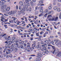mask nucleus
Instances as JSON below:
<instances>
[{
	"label": "nucleus",
	"mask_w": 61,
	"mask_h": 61,
	"mask_svg": "<svg viewBox=\"0 0 61 61\" xmlns=\"http://www.w3.org/2000/svg\"><path fill=\"white\" fill-rule=\"evenodd\" d=\"M52 47L53 48V49L51 51V52L52 54H54V53L55 52V53L56 54H57V53L59 52V50L57 49L56 51V49L55 48V46H52Z\"/></svg>",
	"instance_id": "nucleus-1"
},
{
	"label": "nucleus",
	"mask_w": 61,
	"mask_h": 61,
	"mask_svg": "<svg viewBox=\"0 0 61 61\" xmlns=\"http://www.w3.org/2000/svg\"><path fill=\"white\" fill-rule=\"evenodd\" d=\"M55 18V16H54L53 18V17L51 16V15H49L47 17V19H48L49 21H50V20L53 21V20H54Z\"/></svg>",
	"instance_id": "nucleus-2"
},
{
	"label": "nucleus",
	"mask_w": 61,
	"mask_h": 61,
	"mask_svg": "<svg viewBox=\"0 0 61 61\" xmlns=\"http://www.w3.org/2000/svg\"><path fill=\"white\" fill-rule=\"evenodd\" d=\"M15 37H13L12 38V41H9V42L8 43V44L9 45H10V43H12L13 42H14L15 41Z\"/></svg>",
	"instance_id": "nucleus-3"
},
{
	"label": "nucleus",
	"mask_w": 61,
	"mask_h": 61,
	"mask_svg": "<svg viewBox=\"0 0 61 61\" xmlns=\"http://www.w3.org/2000/svg\"><path fill=\"white\" fill-rule=\"evenodd\" d=\"M16 11H10L8 13L9 15H14V14H16Z\"/></svg>",
	"instance_id": "nucleus-4"
},
{
	"label": "nucleus",
	"mask_w": 61,
	"mask_h": 61,
	"mask_svg": "<svg viewBox=\"0 0 61 61\" xmlns=\"http://www.w3.org/2000/svg\"><path fill=\"white\" fill-rule=\"evenodd\" d=\"M24 7L25 8H26V10L27 11H31V7H30L29 8V9H27V7H28V5H25V6L23 5Z\"/></svg>",
	"instance_id": "nucleus-5"
},
{
	"label": "nucleus",
	"mask_w": 61,
	"mask_h": 61,
	"mask_svg": "<svg viewBox=\"0 0 61 61\" xmlns=\"http://www.w3.org/2000/svg\"><path fill=\"white\" fill-rule=\"evenodd\" d=\"M6 1L5 0H2L0 1V5H3L4 4V3H6Z\"/></svg>",
	"instance_id": "nucleus-6"
},
{
	"label": "nucleus",
	"mask_w": 61,
	"mask_h": 61,
	"mask_svg": "<svg viewBox=\"0 0 61 61\" xmlns=\"http://www.w3.org/2000/svg\"><path fill=\"white\" fill-rule=\"evenodd\" d=\"M35 46L36 44H33L32 45V47L31 48V51H32V50L34 49V47H35Z\"/></svg>",
	"instance_id": "nucleus-7"
},
{
	"label": "nucleus",
	"mask_w": 61,
	"mask_h": 61,
	"mask_svg": "<svg viewBox=\"0 0 61 61\" xmlns=\"http://www.w3.org/2000/svg\"><path fill=\"white\" fill-rule=\"evenodd\" d=\"M38 56H36L37 57L39 58V57H40L41 56H42V55L41 54L38 53L37 54Z\"/></svg>",
	"instance_id": "nucleus-8"
},
{
	"label": "nucleus",
	"mask_w": 61,
	"mask_h": 61,
	"mask_svg": "<svg viewBox=\"0 0 61 61\" xmlns=\"http://www.w3.org/2000/svg\"><path fill=\"white\" fill-rule=\"evenodd\" d=\"M21 14H22L23 15H25V12H24V11L23 10V9H21Z\"/></svg>",
	"instance_id": "nucleus-9"
},
{
	"label": "nucleus",
	"mask_w": 61,
	"mask_h": 61,
	"mask_svg": "<svg viewBox=\"0 0 61 61\" xmlns=\"http://www.w3.org/2000/svg\"><path fill=\"white\" fill-rule=\"evenodd\" d=\"M57 56H61V52H60L58 54L56 55Z\"/></svg>",
	"instance_id": "nucleus-10"
},
{
	"label": "nucleus",
	"mask_w": 61,
	"mask_h": 61,
	"mask_svg": "<svg viewBox=\"0 0 61 61\" xmlns=\"http://www.w3.org/2000/svg\"><path fill=\"white\" fill-rule=\"evenodd\" d=\"M13 48H11L10 50V51H14L15 50V47H13Z\"/></svg>",
	"instance_id": "nucleus-11"
},
{
	"label": "nucleus",
	"mask_w": 61,
	"mask_h": 61,
	"mask_svg": "<svg viewBox=\"0 0 61 61\" xmlns=\"http://www.w3.org/2000/svg\"><path fill=\"white\" fill-rule=\"evenodd\" d=\"M30 4L32 7H34V4L32 1H31L30 2Z\"/></svg>",
	"instance_id": "nucleus-12"
},
{
	"label": "nucleus",
	"mask_w": 61,
	"mask_h": 61,
	"mask_svg": "<svg viewBox=\"0 0 61 61\" xmlns=\"http://www.w3.org/2000/svg\"><path fill=\"white\" fill-rule=\"evenodd\" d=\"M41 46L39 45H38L37 46H36V48L37 49H39L40 48Z\"/></svg>",
	"instance_id": "nucleus-13"
},
{
	"label": "nucleus",
	"mask_w": 61,
	"mask_h": 61,
	"mask_svg": "<svg viewBox=\"0 0 61 61\" xmlns=\"http://www.w3.org/2000/svg\"><path fill=\"white\" fill-rule=\"evenodd\" d=\"M6 11H9V10H10V7H8L6 9Z\"/></svg>",
	"instance_id": "nucleus-14"
},
{
	"label": "nucleus",
	"mask_w": 61,
	"mask_h": 61,
	"mask_svg": "<svg viewBox=\"0 0 61 61\" xmlns=\"http://www.w3.org/2000/svg\"><path fill=\"white\" fill-rule=\"evenodd\" d=\"M19 4L20 5H23V3L21 1H20L19 2Z\"/></svg>",
	"instance_id": "nucleus-15"
},
{
	"label": "nucleus",
	"mask_w": 61,
	"mask_h": 61,
	"mask_svg": "<svg viewBox=\"0 0 61 61\" xmlns=\"http://www.w3.org/2000/svg\"><path fill=\"white\" fill-rule=\"evenodd\" d=\"M20 47L22 49L23 48V46H22L23 45V44L22 43H20Z\"/></svg>",
	"instance_id": "nucleus-16"
},
{
	"label": "nucleus",
	"mask_w": 61,
	"mask_h": 61,
	"mask_svg": "<svg viewBox=\"0 0 61 61\" xmlns=\"http://www.w3.org/2000/svg\"><path fill=\"white\" fill-rule=\"evenodd\" d=\"M43 1V0L39 1V3L40 4H42L43 3H44V1Z\"/></svg>",
	"instance_id": "nucleus-17"
},
{
	"label": "nucleus",
	"mask_w": 61,
	"mask_h": 61,
	"mask_svg": "<svg viewBox=\"0 0 61 61\" xmlns=\"http://www.w3.org/2000/svg\"><path fill=\"white\" fill-rule=\"evenodd\" d=\"M21 12V9L20 11H18V15H20L21 14H22Z\"/></svg>",
	"instance_id": "nucleus-18"
},
{
	"label": "nucleus",
	"mask_w": 61,
	"mask_h": 61,
	"mask_svg": "<svg viewBox=\"0 0 61 61\" xmlns=\"http://www.w3.org/2000/svg\"><path fill=\"white\" fill-rule=\"evenodd\" d=\"M45 52L46 54H48V53H49V51L47 50H46L45 51Z\"/></svg>",
	"instance_id": "nucleus-19"
},
{
	"label": "nucleus",
	"mask_w": 61,
	"mask_h": 61,
	"mask_svg": "<svg viewBox=\"0 0 61 61\" xmlns=\"http://www.w3.org/2000/svg\"><path fill=\"white\" fill-rule=\"evenodd\" d=\"M5 35H6L5 34H3V33H2L1 36L2 37H4V36H5Z\"/></svg>",
	"instance_id": "nucleus-20"
},
{
	"label": "nucleus",
	"mask_w": 61,
	"mask_h": 61,
	"mask_svg": "<svg viewBox=\"0 0 61 61\" xmlns=\"http://www.w3.org/2000/svg\"><path fill=\"white\" fill-rule=\"evenodd\" d=\"M31 1V0H25V2H26L27 3H28L29 2H30V1Z\"/></svg>",
	"instance_id": "nucleus-21"
},
{
	"label": "nucleus",
	"mask_w": 61,
	"mask_h": 61,
	"mask_svg": "<svg viewBox=\"0 0 61 61\" xmlns=\"http://www.w3.org/2000/svg\"><path fill=\"white\" fill-rule=\"evenodd\" d=\"M57 6H55L54 7L53 9L54 10H56V9H57Z\"/></svg>",
	"instance_id": "nucleus-22"
},
{
	"label": "nucleus",
	"mask_w": 61,
	"mask_h": 61,
	"mask_svg": "<svg viewBox=\"0 0 61 61\" xmlns=\"http://www.w3.org/2000/svg\"><path fill=\"white\" fill-rule=\"evenodd\" d=\"M46 45H47V44H46L44 43V44H43V45H42L41 46H42V47H44V46H46Z\"/></svg>",
	"instance_id": "nucleus-23"
},
{
	"label": "nucleus",
	"mask_w": 61,
	"mask_h": 61,
	"mask_svg": "<svg viewBox=\"0 0 61 61\" xmlns=\"http://www.w3.org/2000/svg\"><path fill=\"white\" fill-rule=\"evenodd\" d=\"M34 23L35 24H38V21L37 20H36V22H34Z\"/></svg>",
	"instance_id": "nucleus-24"
},
{
	"label": "nucleus",
	"mask_w": 61,
	"mask_h": 61,
	"mask_svg": "<svg viewBox=\"0 0 61 61\" xmlns=\"http://www.w3.org/2000/svg\"><path fill=\"white\" fill-rule=\"evenodd\" d=\"M44 42L45 43H48V41L46 40L44 41Z\"/></svg>",
	"instance_id": "nucleus-25"
},
{
	"label": "nucleus",
	"mask_w": 61,
	"mask_h": 61,
	"mask_svg": "<svg viewBox=\"0 0 61 61\" xmlns=\"http://www.w3.org/2000/svg\"><path fill=\"white\" fill-rule=\"evenodd\" d=\"M57 11L58 12H60L61 11L60 8H59L57 9Z\"/></svg>",
	"instance_id": "nucleus-26"
},
{
	"label": "nucleus",
	"mask_w": 61,
	"mask_h": 61,
	"mask_svg": "<svg viewBox=\"0 0 61 61\" xmlns=\"http://www.w3.org/2000/svg\"><path fill=\"white\" fill-rule=\"evenodd\" d=\"M10 36H9L7 38V40H11V39H9V38H10Z\"/></svg>",
	"instance_id": "nucleus-27"
},
{
	"label": "nucleus",
	"mask_w": 61,
	"mask_h": 61,
	"mask_svg": "<svg viewBox=\"0 0 61 61\" xmlns=\"http://www.w3.org/2000/svg\"><path fill=\"white\" fill-rule=\"evenodd\" d=\"M38 8L39 10H40V9H42V8H43V7L42 6L39 7Z\"/></svg>",
	"instance_id": "nucleus-28"
},
{
	"label": "nucleus",
	"mask_w": 61,
	"mask_h": 61,
	"mask_svg": "<svg viewBox=\"0 0 61 61\" xmlns=\"http://www.w3.org/2000/svg\"><path fill=\"white\" fill-rule=\"evenodd\" d=\"M58 17H56L55 18V19L54 20L55 21H56L58 19Z\"/></svg>",
	"instance_id": "nucleus-29"
},
{
	"label": "nucleus",
	"mask_w": 61,
	"mask_h": 61,
	"mask_svg": "<svg viewBox=\"0 0 61 61\" xmlns=\"http://www.w3.org/2000/svg\"><path fill=\"white\" fill-rule=\"evenodd\" d=\"M12 18H13V20H14V21H15V20H16L17 19L16 18L14 17H12Z\"/></svg>",
	"instance_id": "nucleus-30"
},
{
	"label": "nucleus",
	"mask_w": 61,
	"mask_h": 61,
	"mask_svg": "<svg viewBox=\"0 0 61 61\" xmlns=\"http://www.w3.org/2000/svg\"><path fill=\"white\" fill-rule=\"evenodd\" d=\"M15 42L16 43H17V42H18V40H17L15 38Z\"/></svg>",
	"instance_id": "nucleus-31"
},
{
	"label": "nucleus",
	"mask_w": 61,
	"mask_h": 61,
	"mask_svg": "<svg viewBox=\"0 0 61 61\" xmlns=\"http://www.w3.org/2000/svg\"><path fill=\"white\" fill-rule=\"evenodd\" d=\"M48 10L47 9L45 11V13H47L48 12Z\"/></svg>",
	"instance_id": "nucleus-32"
},
{
	"label": "nucleus",
	"mask_w": 61,
	"mask_h": 61,
	"mask_svg": "<svg viewBox=\"0 0 61 61\" xmlns=\"http://www.w3.org/2000/svg\"><path fill=\"white\" fill-rule=\"evenodd\" d=\"M42 49H43V50H46V47H44Z\"/></svg>",
	"instance_id": "nucleus-33"
},
{
	"label": "nucleus",
	"mask_w": 61,
	"mask_h": 61,
	"mask_svg": "<svg viewBox=\"0 0 61 61\" xmlns=\"http://www.w3.org/2000/svg\"><path fill=\"white\" fill-rule=\"evenodd\" d=\"M38 14V11H37L35 12V14L36 15H37Z\"/></svg>",
	"instance_id": "nucleus-34"
},
{
	"label": "nucleus",
	"mask_w": 61,
	"mask_h": 61,
	"mask_svg": "<svg viewBox=\"0 0 61 61\" xmlns=\"http://www.w3.org/2000/svg\"><path fill=\"white\" fill-rule=\"evenodd\" d=\"M52 8V7L51 6H50L48 7V9H49V10H51V9Z\"/></svg>",
	"instance_id": "nucleus-35"
},
{
	"label": "nucleus",
	"mask_w": 61,
	"mask_h": 61,
	"mask_svg": "<svg viewBox=\"0 0 61 61\" xmlns=\"http://www.w3.org/2000/svg\"><path fill=\"white\" fill-rule=\"evenodd\" d=\"M27 4V5L28 6H29L30 5V3H29L30 2H27V3L26 2H25Z\"/></svg>",
	"instance_id": "nucleus-36"
},
{
	"label": "nucleus",
	"mask_w": 61,
	"mask_h": 61,
	"mask_svg": "<svg viewBox=\"0 0 61 61\" xmlns=\"http://www.w3.org/2000/svg\"><path fill=\"white\" fill-rule=\"evenodd\" d=\"M12 43V45H11V46H15V44H14V43Z\"/></svg>",
	"instance_id": "nucleus-37"
},
{
	"label": "nucleus",
	"mask_w": 61,
	"mask_h": 61,
	"mask_svg": "<svg viewBox=\"0 0 61 61\" xmlns=\"http://www.w3.org/2000/svg\"><path fill=\"white\" fill-rule=\"evenodd\" d=\"M39 33H36V36H39Z\"/></svg>",
	"instance_id": "nucleus-38"
},
{
	"label": "nucleus",
	"mask_w": 61,
	"mask_h": 61,
	"mask_svg": "<svg viewBox=\"0 0 61 61\" xmlns=\"http://www.w3.org/2000/svg\"><path fill=\"white\" fill-rule=\"evenodd\" d=\"M7 50L6 49H4V50L3 51L4 53H5V52H6Z\"/></svg>",
	"instance_id": "nucleus-39"
},
{
	"label": "nucleus",
	"mask_w": 61,
	"mask_h": 61,
	"mask_svg": "<svg viewBox=\"0 0 61 61\" xmlns=\"http://www.w3.org/2000/svg\"><path fill=\"white\" fill-rule=\"evenodd\" d=\"M4 26H5V28H7V25H4Z\"/></svg>",
	"instance_id": "nucleus-40"
},
{
	"label": "nucleus",
	"mask_w": 61,
	"mask_h": 61,
	"mask_svg": "<svg viewBox=\"0 0 61 61\" xmlns=\"http://www.w3.org/2000/svg\"><path fill=\"white\" fill-rule=\"evenodd\" d=\"M43 10L42 9H40V13H41V12H42V11H43Z\"/></svg>",
	"instance_id": "nucleus-41"
},
{
	"label": "nucleus",
	"mask_w": 61,
	"mask_h": 61,
	"mask_svg": "<svg viewBox=\"0 0 61 61\" xmlns=\"http://www.w3.org/2000/svg\"><path fill=\"white\" fill-rule=\"evenodd\" d=\"M55 42H58V41H59L58 40H54Z\"/></svg>",
	"instance_id": "nucleus-42"
},
{
	"label": "nucleus",
	"mask_w": 61,
	"mask_h": 61,
	"mask_svg": "<svg viewBox=\"0 0 61 61\" xmlns=\"http://www.w3.org/2000/svg\"><path fill=\"white\" fill-rule=\"evenodd\" d=\"M44 33V32L43 31H41V32L40 33V35H42V33Z\"/></svg>",
	"instance_id": "nucleus-43"
},
{
	"label": "nucleus",
	"mask_w": 61,
	"mask_h": 61,
	"mask_svg": "<svg viewBox=\"0 0 61 61\" xmlns=\"http://www.w3.org/2000/svg\"><path fill=\"white\" fill-rule=\"evenodd\" d=\"M52 24H53V25H55V24H57V23L55 22H54Z\"/></svg>",
	"instance_id": "nucleus-44"
},
{
	"label": "nucleus",
	"mask_w": 61,
	"mask_h": 61,
	"mask_svg": "<svg viewBox=\"0 0 61 61\" xmlns=\"http://www.w3.org/2000/svg\"><path fill=\"white\" fill-rule=\"evenodd\" d=\"M39 36V37L40 38H42V37H43V36Z\"/></svg>",
	"instance_id": "nucleus-45"
},
{
	"label": "nucleus",
	"mask_w": 61,
	"mask_h": 61,
	"mask_svg": "<svg viewBox=\"0 0 61 61\" xmlns=\"http://www.w3.org/2000/svg\"><path fill=\"white\" fill-rule=\"evenodd\" d=\"M42 53L43 55H45V54H46L45 53V52L44 51H43L42 52Z\"/></svg>",
	"instance_id": "nucleus-46"
},
{
	"label": "nucleus",
	"mask_w": 61,
	"mask_h": 61,
	"mask_svg": "<svg viewBox=\"0 0 61 61\" xmlns=\"http://www.w3.org/2000/svg\"><path fill=\"white\" fill-rule=\"evenodd\" d=\"M61 41H59V44H60V46H61Z\"/></svg>",
	"instance_id": "nucleus-47"
},
{
	"label": "nucleus",
	"mask_w": 61,
	"mask_h": 61,
	"mask_svg": "<svg viewBox=\"0 0 61 61\" xmlns=\"http://www.w3.org/2000/svg\"><path fill=\"white\" fill-rule=\"evenodd\" d=\"M52 13V11H51L50 12H49V14H51Z\"/></svg>",
	"instance_id": "nucleus-48"
},
{
	"label": "nucleus",
	"mask_w": 61,
	"mask_h": 61,
	"mask_svg": "<svg viewBox=\"0 0 61 61\" xmlns=\"http://www.w3.org/2000/svg\"><path fill=\"white\" fill-rule=\"evenodd\" d=\"M17 28L18 29H20V28H21V26H19L17 27Z\"/></svg>",
	"instance_id": "nucleus-49"
},
{
	"label": "nucleus",
	"mask_w": 61,
	"mask_h": 61,
	"mask_svg": "<svg viewBox=\"0 0 61 61\" xmlns=\"http://www.w3.org/2000/svg\"><path fill=\"white\" fill-rule=\"evenodd\" d=\"M9 57H10L11 58L12 57V55L10 54L9 55Z\"/></svg>",
	"instance_id": "nucleus-50"
},
{
	"label": "nucleus",
	"mask_w": 61,
	"mask_h": 61,
	"mask_svg": "<svg viewBox=\"0 0 61 61\" xmlns=\"http://www.w3.org/2000/svg\"><path fill=\"white\" fill-rule=\"evenodd\" d=\"M46 34H45V33L44 34H43V37H46Z\"/></svg>",
	"instance_id": "nucleus-51"
},
{
	"label": "nucleus",
	"mask_w": 61,
	"mask_h": 61,
	"mask_svg": "<svg viewBox=\"0 0 61 61\" xmlns=\"http://www.w3.org/2000/svg\"><path fill=\"white\" fill-rule=\"evenodd\" d=\"M0 20H1V21H2V22H6V21H4L3 20H2V19H0Z\"/></svg>",
	"instance_id": "nucleus-52"
},
{
	"label": "nucleus",
	"mask_w": 61,
	"mask_h": 61,
	"mask_svg": "<svg viewBox=\"0 0 61 61\" xmlns=\"http://www.w3.org/2000/svg\"><path fill=\"white\" fill-rule=\"evenodd\" d=\"M1 18L2 19H3V20H4V19H5V18H4V17H3L2 16L1 17Z\"/></svg>",
	"instance_id": "nucleus-53"
},
{
	"label": "nucleus",
	"mask_w": 61,
	"mask_h": 61,
	"mask_svg": "<svg viewBox=\"0 0 61 61\" xmlns=\"http://www.w3.org/2000/svg\"><path fill=\"white\" fill-rule=\"evenodd\" d=\"M57 5L58 6H60L61 5H60V4L59 3H58Z\"/></svg>",
	"instance_id": "nucleus-54"
},
{
	"label": "nucleus",
	"mask_w": 61,
	"mask_h": 61,
	"mask_svg": "<svg viewBox=\"0 0 61 61\" xmlns=\"http://www.w3.org/2000/svg\"><path fill=\"white\" fill-rule=\"evenodd\" d=\"M6 5H5L4 6H3L2 7H1L2 8H4V7H5V6H6Z\"/></svg>",
	"instance_id": "nucleus-55"
},
{
	"label": "nucleus",
	"mask_w": 61,
	"mask_h": 61,
	"mask_svg": "<svg viewBox=\"0 0 61 61\" xmlns=\"http://www.w3.org/2000/svg\"><path fill=\"white\" fill-rule=\"evenodd\" d=\"M38 7L37 6L36 7H35L36 10H37V9H38Z\"/></svg>",
	"instance_id": "nucleus-56"
},
{
	"label": "nucleus",
	"mask_w": 61,
	"mask_h": 61,
	"mask_svg": "<svg viewBox=\"0 0 61 61\" xmlns=\"http://www.w3.org/2000/svg\"><path fill=\"white\" fill-rule=\"evenodd\" d=\"M47 15V13H46V14L45 15H44V17H46V15Z\"/></svg>",
	"instance_id": "nucleus-57"
},
{
	"label": "nucleus",
	"mask_w": 61,
	"mask_h": 61,
	"mask_svg": "<svg viewBox=\"0 0 61 61\" xmlns=\"http://www.w3.org/2000/svg\"><path fill=\"white\" fill-rule=\"evenodd\" d=\"M24 41H21V43L20 42V43L21 44H22V43H23V44H24Z\"/></svg>",
	"instance_id": "nucleus-58"
},
{
	"label": "nucleus",
	"mask_w": 61,
	"mask_h": 61,
	"mask_svg": "<svg viewBox=\"0 0 61 61\" xmlns=\"http://www.w3.org/2000/svg\"><path fill=\"white\" fill-rule=\"evenodd\" d=\"M25 43H27V42H28V41H27V40H25Z\"/></svg>",
	"instance_id": "nucleus-59"
},
{
	"label": "nucleus",
	"mask_w": 61,
	"mask_h": 61,
	"mask_svg": "<svg viewBox=\"0 0 61 61\" xmlns=\"http://www.w3.org/2000/svg\"><path fill=\"white\" fill-rule=\"evenodd\" d=\"M6 58H9V56L8 55H6Z\"/></svg>",
	"instance_id": "nucleus-60"
},
{
	"label": "nucleus",
	"mask_w": 61,
	"mask_h": 61,
	"mask_svg": "<svg viewBox=\"0 0 61 61\" xmlns=\"http://www.w3.org/2000/svg\"><path fill=\"white\" fill-rule=\"evenodd\" d=\"M44 42L43 41H41V44H42H42H44Z\"/></svg>",
	"instance_id": "nucleus-61"
},
{
	"label": "nucleus",
	"mask_w": 61,
	"mask_h": 61,
	"mask_svg": "<svg viewBox=\"0 0 61 61\" xmlns=\"http://www.w3.org/2000/svg\"><path fill=\"white\" fill-rule=\"evenodd\" d=\"M32 2H33V3L35 2H36V0H32Z\"/></svg>",
	"instance_id": "nucleus-62"
},
{
	"label": "nucleus",
	"mask_w": 61,
	"mask_h": 61,
	"mask_svg": "<svg viewBox=\"0 0 61 61\" xmlns=\"http://www.w3.org/2000/svg\"><path fill=\"white\" fill-rule=\"evenodd\" d=\"M23 45L24 46H26V43H24V44Z\"/></svg>",
	"instance_id": "nucleus-63"
},
{
	"label": "nucleus",
	"mask_w": 61,
	"mask_h": 61,
	"mask_svg": "<svg viewBox=\"0 0 61 61\" xmlns=\"http://www.w3.org/2000/svg\"><path fill=\"white\" fill-rule=\"evenodd\" d=\"M60 19H61V15H60L59 16Z\"/></svg>",
	"instance_id": "nucleus-64"
}]
</instances>
